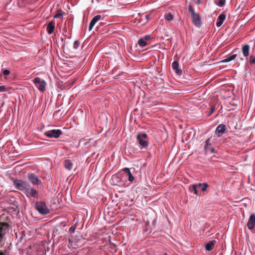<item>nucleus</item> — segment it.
I'll use <instances>...</instances> for the list:
<instances>
[{
    "label": "nucleus",
    "mask_w": 255,
    "mask_h": 255,
    "mask_svg": "<svg viewBox=\"0 0 255 255\" xmlns=\"http://www.w3.org/2000/svg\"><path fill=\"white\" fill-rule=\"evenodd\" d=\"M172 68L175 70V73L177 74L181 75L182 74V70H180L178 68V67H179V63H178V62L177 61H174L172 63Z\"/></svg>",
    "instance_id": "18"
},
{
    "label": "nucleus",
    "mask_w": 255,
    "mask_h": 255,
    "mask_svg": "<svg viewBox=\"0 0 255 255\" xmlns=\"http://www.w3.org/2000/svg\"><path fill=\"white\" fill-rule=\"evenodd\" d=\"M8 230V225L6 223H0V243L2 241L6 233ZM0 255H5V254L0 251Z\"/></svg>",
    "instance_id": "4"
},
{
    "label": "nucleus",
    "mask_w": 255,
    "mask_h": 255,
    "mask_svg": "<svg viewBox=\"0 0 255 255\" xmlns=\"http://www.w3.org/2000/svg\"><path fill=\"white\" fill-rule=\"evenodd\" d=\"M166 20L168 21H171L173 19L174 16L171 13H168L165 16Z\"/></svg>",
    "instance_id": "24"
},
{
    "label": "nucleus",
    "mask_w": 255,
    "mask_h": 255,
    "mask_svg": "<svg viewBox=\"0 0 255 255\" xmlns=\"http://www.w3.org/2000/svg\"><path fill=\"white\" fill-rule=\"evenodd\" d=\"M194 1L196 4H199L200 3V0H194Z\"/></svg>",
    "instance_id": "36"
},
{
    "label": "nucleus",
    "mask_w": 255,
    "mask_h": 255,
    "mask_svg": "<svg viewBox=\"0 0 255 255\" xmlns=\"http://www.w3.org/2000/svg\"><path fill=\"white\" fill-rule=\"evenodd\" d=\"M208 187V184L207 183H203L201 190L203 192L206 191Z\"/></svg>",
    "instance_id": "26"
},
{
    "label": "nucleus",
    "mask_w": 255,
    "mask_h": 255,
    "mask_svg": "<svg viewBox=\"0 0 255 255\" xmlns=\"http://www.w3.org/2000/svg\"><path fill=\"white\" fill-rule=\"evenodd\" d=\"M216 243H217V240L216 239L212 240L211 241H210L205 245L206 250L208 251L212 250L214 249V246L216 244Z\"/></svg>",
    "instance_id": "14"
},
{
    "label": "nucleus",
    "mask_w": 255,
    "mask_h": 255,
    "mask_svg": "<svg viewBox=\"0 0 255 255\" xmlns=\"http://www.w3.org/2000/svg\"><path fill=\"white\" fill-rule=\"evenodd\" d=\"M138 45L142 47H145L148 44L142 37L140 38L138 41Z\"/></svg>",
    "instance_id": "21"
},
{
    "label": "nucleus",
    "mask_w": 255,
    "mask_h": 255,
    "mask_svg": "<svg viewBox=\"0 0 255 255\" xmlns=\"http://www.w3.org/2000/svg\"><path fill=\"white\" fill-rule=\"evenodd\" d=\"M128 180L130 182H132V181H133L134 180V178L132 176V175L131 174V172H130L128 174Z\"/></svg>",
    "instance_id": "27"
},
{
    "label": "nucleus",
    "mask_w": 255,
    "mask_h": 255,
    "mask_svg": "<svg viewBox=\"0 0 255 255\" xmlns=\"http://www.w3.org/2000/svg\"><path fill=\"white\" fill-rule=\"evenodd\" d=\"M226 2V0H215L216 4L219 6H223Z\"/></svg>",
    "instance_id": "23"
},
{
    "label": "nucleus",
    "mask_w": 255,
    "mask_h": 255,
    "mask_svg": "<svg viewBox=\"0 0 255 255\" xmlns=\"http://www.w3.org/2000/svg\"><path fill=\"white\" fill-rule=\"evenodd\" d=\"M15 187L21 191L25 190L29 187V184L25 181L21 180H16L13 181Z\"/></svg>",
    "instance_id": "6"
},
{
    "label": "nucleus",
    "mask_w": 255,
    "mask_h": 255,
    "mask_svg": "<svg viewBox=\"0 0 255 255\" xmlns=\"http://www.w3.org/2000/svg\"><path fill=\"white\" fill-rule=\"evenodd\" d=\"M163 255H167L166 253H165Z\"/></svg>",
    "instance_id": "41"
},
{
    "label": "nucleus",
    "mask_w": 255,
    "mask_h": 255,
    "mask_svg": "<svg viewBox=\"0 0 255 255\" xmlns=\"http://www.w3.org/2000/svg\"><path fill=\"white\" fill-rule=\"evenodd\" d=\"M155 222H156V220L154 219L153 221V224H154L155 223Z\"/></svg>",
    "instance_id": "39"
},
{
    "label": "nucleus",
    "mask_w": 255,
    "mask_h": 255,
    "mask_svg": "<svg viewBox=\"0 0 255 255\" xmlns=\"http://www.w3.org/2000/svg\"><path fill=\"white\" fill-rule=\"evenodd\" d=\"M10 71L7 69H5L3 71L2 73L5 76H7L10 74Z\"/></svg>",
    "instance_id": "28"
},
{
    "label": "nucleus",
    "mask_w": 255,
    "mask_h": 255,
    "mask_svg": "<svg viewBox=\"0 0 255 255\" xmlns=\"http://www.w3.org/2000/svg\"><path fill=\"white\" fill-rule=\"evenodd\" d=\"M149 15H145V18L147 19V20H148L149 19Z\"/></svg>",
    "instance_id": "38"
},
{
    "label": "nucleus",
    "mask_w": 255,
    "mask_h": 255,
    "mask_svg": "<svg viewBox=\"0 0 255 255\" xmlns=\"http://www.w3.org/2000/svg\"><path fill=\"white\" fill-rule=\"evenodd\" d=\"M247 226L249 230H252L255 226V215L253 214L250 215L247 223Z\"/></svg>",
    "instance_id": "11"
},
{
    "label": "nucleus",
    "mask_w": 255,
    "mask_h": 255,
    "mask_svg": "<svg viewBox=\"0 0 255 255\" xmlns=\"http://www.w3.org/2000/svg\"><path fill=\"white\" fill-rule=\"evenodd\" d=\"M6 91V88L4 86H0V92H4Z\"/></svg>",
    "instance_id": "33"
},
{
    "label": "nucleus",
    "mask_w": 255,
    "mask_h": 255,
    "mask_svg": "<svg viewBox=\"0 0 255 255\" xmlns=\"http://www.w3.org/2000/svg\"><path fill=\"white\" fill-rule=\"evenodd\" d=\"M249 63L250 64H255V57L254 56H253V55H251L250 56Z\"/></svg>",
    "instance_id": "25"
},
{
    "label": "nucleus",
    "mask_w": 255,
    "mask_h": 255,
    "mask_svg": "<svg viewBox=\"0 0 255 255\" xmlns=\"http://www.w3.org/2000/svg\"><path fill=\"white\" fill-rule=\"evenodd\" d=\"M204 149L207 154L213 153L215 152V149L211 146V142L210 138H208L205 141Z\"/></svg>",
    "instance_id": "8"
},
{
    "label": "nucleus",
    "mask_w": 255,
    "mask_h": 255,
    "mask_svg": "<svg viewBox=\"0 0 255 255\" xmlns=\"http://www.w3.org/2000/svg\"><path fill=\"white\" fill-rule=\"evenodd\" d=\"M62 133L60 129H52L44 132V135L49 138H58Z\"/></svg>",
    "instance_id": "7"
},
{
    "label": "nucleus",
    "mask_w": 255,
    "mask_h": 255,
    "mask_svg": "<svg viewBox=\"0 0 255 255\" xmlns=\"http://www.w3.org/2000/svg\"><path fill=\"white\" fill-rule=\"evenodd\" d=\"M147 137V135L145 133H140L137 135V140L140 145L145 147L148 145Z\"/></svg>",
    "instance_id": "5"
},
{
    "label": "nucleus",
    "mask_w": 255,
    "mask_h": 255,
    "mask_svg": "<svg viewBox=\"0 0 255 255\" xmlns=\"http://www.w3.org/2000/svg\"><path fill=\"white\" fill-rule=\"evenodd\" d=\"M236 57H237V55L233 54V55L228 56L226 58L222 60L220 62L221 63H227V62H228L232 60H234Z\"/></svg>",
    "instance_id": "20"
},
{
    "label": "nucleus",
    "mask_w": 255,
    "mask_h": 255,
    "mask_svg": "<svg viewBox=\"0 0 255 255\" xmlns=\"http://www.w3.org/2000/svg\"><path fill=\"white\" fill-rule=\"evenodd\" d=\"M75 229H76V227L75 226H72L69 229V232L70 233H74L75 231Z\"/></svg>",
    "instance_id": "31"
},
{
    "label": "nucleus",
    "mask_w": 255,
    "mask_h": 255,
    "mask_svg": "<svg viewBox=\"0 0 255 255\" xmlns=\"http://www.w3.org/2000/svg\"><path fill=\"white\" fill-rule=\"evenodd\" d=\"M36 209L42 215H46L49 212V210L44 202H36Z\"/></svg>",
    "instance_id": "3"
},
{
    "label": "nucleus",
    "mask_w": 255,
    "mask_h": 255,
    "mask_svg": "<svg viewBox=\"0 0 255 255\" xmlns=\"http://www.w3.org/2000/svg\"><path fill=\"white\" fill-rule=\"evenodd\" d=\"M196 185H197V188H198V187H202V185H203V184L200 183H198V184H197Z\"/></svg>",
    "instance_id": "37"
},
{
    "label": "nucleus",
    "mask_w": 255,
    "mask_h": 255,
    "mask_svg": "<svg viewBox=\"0 0 255 255\" xmlns=\"http://www.w3.org/2000/svg\"><path fill=\"white\" fill-rule=\"evenodd\" d=\"M28 178L33 185H38L41 183L38 176L33 173L29 174Z\"/></svg>",
    "instance_id": "10"
},
{
    "label": "nucleus",
    "mask_w": 255,
    "mask_h": 255,
    "mask_svg": "<svg viewBox=\"0 0 255 255\" xmlns=\"http://www.w3.org/2000/svg\"><path fill=\"white\" fill-rule=\"evenodd\" d=\"M250 49V47L248 44H246L243 46L242 48V51L244 56H245V57H247L249 56Z\"/></svg>",
    "instance_id": "17"
},
{
    "label": "nucleus",
    "mask_w": 255,
    "mask_h": 255,
    "mask_svg": "<svg viewBox=\"0 0 255 255\" xmlns=\"http://www.w3.org/2000/svg\"><path fill=\"white\" fill-rule=\"evenodd\" d=\"M117 178V177L116 176H113V179H114V178Z\"/></svg>",
    "instance_id": "40"
},
{
    "label": "nucleus",
    "mask_w": 255,
    "mask_h": 255,
    "mask_svg": "<svg viewBox=\"0 0 255 255\" xmlns=\"http://www.w3.org/2000/svg\"><path fill=\"white\" fill-rule=\"evenodd\" d=\"M146 41H147L150 38V36L149 35H146L144 37H142Z\"/></svg>",
    "instance_id": "34"
},
{
    "label": "nucleus",
    "mask_w": 255,
    "mask_h": 255,
    "mask_svg": "<svg viewBox=\"0 0 255 255\" xmlns=\"http://www.w3.org/2000/svg\"><path fill=\"white\" fill-rule=\"evenodd\" d=\"M215 110V108L214 107H210L208 115H211L212 113H213L214 112Z\"/></svg>",
    "instance_id": "29"
},
{
    "label": "nucleus",
    "mask_w": 255,
    "mask_h": 255,
    "mask_svg": "<svg viewBox=\"0 0 255 255\" xmlns=\"http://www.w3.org/2000/svg\"><path fill=\"white\" fill-rule=\"evenodd\" d=\"M123 170L124 171H125L126 173H127V174H128L130 172L129 169L128 168H127V167L124 168L123 169Z\"/></svg>",
    "instance_id": "35"
},
{
    "label": "nucleus",
    "mask_w": 255,
    "mask_h": 255,
    "mask_svg": "<svg viewBox=\"0 0 255 255\" xmlns=\"http://www.w3.org/2000/svg\"><path fill=\"white\" fill-rule=\"evenodd\" d=\"M189 190L192 192L193 191L195 195H198L197 191V185L196 184H193L189 186Z\"/></svg>",
    "instance_id": "22"
},
{
    "label": "nucleus",
    "mask_w": 255,
    "mask_h": 255,
    "mask_svg": "<svg viewBox=\"0 0 255 255\" xmlns=\"http://www.w3.org/2000/svg\"><path fill=\"white\" fill-rule=\"evenodd\" d=\"M188 11L190 14L192 21L193 24L197 27H200L202 25V22L201 18L199 13H196L193 6L190 5L188 6Z\"/></svg>",
    "instance_id": "1"
},
{
    "label": "nucleus",
    "mask_w": 255,
    "mask_h": 255,
    "mask_svg": "<svg viewBox=\"0 0 255 255\" xmlns=\"http://www.w3.org/2000/svg\"><path fill=\"white\" fill-rule=\"evenodd\" d=\"M226 14L222 13L220 14L217 18L216 25L217 27H220L226 18Z\"/></svg>",
    "instance_id": "15"
},
{
    "label": "nucleus",
    "mask_w": 255,
    "mask_h": 255,
    "mask_svg": "<svg viewBox=\"0 0 255 255\" xmlns=\"http://www.w3.org/2000/svg\"><path fill=\"white\" fill-rule=\"evenodd\" d=\"M226 129V127L225 125L220 124L216 128L215 134L218 137H220L224 133Z\"/></svg>",
    "instance_id": "9"
},
{
    "label": "nucleus",
    "mask_w": 255,
    "mask_h": 255,
    "mask_svg": "<svg viewBox=\"0 0 255 255\" xmlns=\"http://www.w3.org/2000/svg\"><path fill=\"white\" fill-rule=\"evenodd\" d=\"M64 165L66 169L71 170L73 167V163L69 159H65L64 160Z\"/></svg>",
    "instance_id": "19"
},
{
    "label": "nucleus",
    "mask_w": 255,
    "mask_h": 255,
    "mask_svg": "<svg viewBox=\"0 0 255 255\" xmlns=\"http://www.w3.org/2000/svg\"><path fill=\"white\" fill-rule=\"evenodd\" d=\"M35 87L41 92H43L46 90V82L39 77H36L33 80Z\"/></svg>",
    "instance_id": "2"
},
{
    "label": "nucleus",
    "mask_w": 255,
    "mask_h": 255,
    "mask_svg": "<svg viewBox=\"0 0 255 255\" xmlns=\"http://www.w3.org/2000/svg\"><path fill=\"white\" fill-rule=\"evenodd\" d=\"M79 43L78 41L76 40L74 43V45H73V47L75 49H77L78 47H79Z\"/></svg>",
    "instance_id": "30"
},
{
    "label": "nucleus",
    "mask_w": 255,
    "mask_h": 255,
    "mask_svg": "<svg viewBox=\"0 0 255 255\" xmlns=\"http://www.w3.org/2000/svg\"><path fill=\"white\" fill-rule=\"evenodd\" d=\"M62 15V13H57L54 16V18H58L60 17Z\"/></svg>",
    "instance_id": "32"
},
{
    "label": "nucleus",
    "mask_w": 255,
    "mask_h": 255,
    "mask_svg": "<svg viewBox=\"0 0 255 255\" xmlns=\"http://www.w3.org/2000/svg\"><path fill=\"white\" fill-rule=\"evenodd\" d=\"M25 191L27 196L29 195L34 198L38 197V192L33 188L30 187L29 185V187L26 189Z\"/></svg>",
    "instance_id": "12"
},
{
    "label": "nucleus",
    "mask_w": 255,
    "mask_h": 255,
    "mask_svg": "<svg viewBox=\"0 0 255 255\" xmlns=\"http://www.w3.org/2000/svg\"><path fill=\"white\" fill-rule=\"evenodd\" d=\"M101 17L102 16L101 15H97L93 18V19H92L90 23L89 27V31H91L92 29V28H93L95 24L97 23V22L101 19Z\"/></svg>",
    "instance_id": "13"
},
{
    "label": "nucleus",
    "mask_w": 255,
    "mask_h": 255,
    "mask_svg": "<svg viewBox=\"0 0 255 255\" xmlns=\"http://www.w3.org/2000/svg\"><path fill=\"white\" fill-rule=\"evenodd\" d=\"M55 29V21L54 20L50 21L47 25V31L48 34H52Z\"/></svg>",
    "instance_id": "16"
}]
</instances>
